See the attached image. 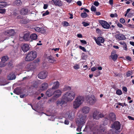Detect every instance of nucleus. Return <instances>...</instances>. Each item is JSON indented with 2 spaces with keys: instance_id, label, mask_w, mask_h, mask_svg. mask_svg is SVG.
<instances>
[{
  "instance_id": "1",
  "label": "nucleus",
  "mask_w": 134,
  "mask_h": 134,
  "mask_svg": "<svg viewBox=\"0 0 134 134\" xmlns=\"http://www.w3.org/2000/svg\"><path fill=\"white\" fill-rule=\"evenodd\" d=\"M75 95V93L74 92H67L63 96L62 98L66 101H71L74 98Z\"/></svg>"
},
{
  "instance_id": "2",
  "label": "nucleus",
  "mask_w": 134,
  "mask_h": 134,
  "mask_svg": "<svg viewBox=\"0 0 134 134\" xmlns=\"http://www.w3.org/2000/svg\"><path fill=\"white\" fill-rule=\"evenodd\" d=\"M37 52L34 51L29 52L26 55L25 60L27 62L31 61L35 59L37 57Z\"/></svg>"
},
{
  "instance_id": "3",
  "label": "nucleus",
  "mask_w": 134,
  "mask_h": 134,
  "mask_svg": "<svg viewBox=\"0 0 134 134\" xmlns=\"http://www.w3.org/2000/svg\"><path fill=\"white\" fill-rule=\"evenodd\" d=\"M84 100V98L82 96H78L74 102L73 104V107L75 109L78 108L82 104Z\"/></svg>"
},
{
  "instance_id": "4",
  "label": "nucleus",
  "mask_w": 134,
  "mask_h": 134,
  "mask_svg": "<svg viewBox=\"0 0 134 134\" xmlns=\"http://www.w3.org/2000/svg\"><path fill=\"white\" fill-rule=\"evenodd\" d=\"M115 37L118 41L124 40L126 39L125 35L123 34L120 33L119 31L116 32L115 35Z\"/></svg>"
},
{
  "instance_id": "5",
  "label": "nucleus",
  "mask_w": 134,
  "mask_h": 134,
  "mask_svg": "<svg viewBox=\"0 0 134 134\" xmlns=\"http://www.w3.org/2000/svg\"><path fill=\"white\" fill-rule=\"evenodd\" d=\"M86 100L87 103L91 105L94 104L96 101V98L94 96L87 97Z\"/></svg>"
},
{
  "instance_id": "6",
  "label": "nucleus",
  "mask_w": 134,
  "mask_h": 134,
  "mask_svg": "<svg viewBox=\"0 0 134 134\" xmlns=\"http://www.w3.org/2000/svg\"><path fill=\"white\" fill-rule=\"evenodd\" d=\"M93 117L94 119L96 120H98L100 118H102L103 117L102 114H99L97 111L94 112L93 114Z\"/></svg>"
},
{
  "instance_id": "7",
  "label": "nucleus",
  "mask_w": 134,
  "mask_h": 134,
  "mask_svg": "<svg viewBox=\"0 0 134 134\" xmlns=\"http://www.w3.org/2000/svg\"><path fill=\"white\" fill-rule=\"evenodd\" d=\"M48 75V72L46 71H44L40 72L38 75V77L41 79H45Z\"/></svg>"
},
{
  "instance_id": "8",
  "label": "nucleus",
  "mask_w": 134,
  "mask_h": 134,
  "mask_svg": "<svg viewBox=\"0 0 134 134\" xmlns=\"http://www.w3.org/2000/svg\"><path fill=\"white\" fill-rule=\"evenodd\" d=\"M76 122L78 127H80L85 123V120L83 118H78L77 119Z\"/></svg>"
},
{
  "instance_id": "9",
  "label": "nucleus",
  "mask_w": 134,
  "mask_h": 134,
  "mask_svg": "<svg viewBox=\"0 0 134 134\" xmlns=\"http://www.w3.org/2000/svg\"><path fill=\"white\" fill-rule=\"evenodd\" d=\"M99 22L104 28L108 29L109 28L110 25L106 21L103 20H99Z\"/></svg>"
},
{
  "instance_id": "10",
  "label": "nucleus",
  "mask_w": 134,
  "mask_h": 134,
  "mask_svg": "<svg viewBox=\"0 0 134 134\" xmlns=\"http://www.w3.org/2000/svg\"><path fill=\"white\" fill-rule=\"evenodd\" d=\"M112 127L116 130L120 129L121 127V124L118 121H115L112 125Z\"/></svg>"
},
{
  "instance_id": "11",
  "label": "nucleus",
  "mask_w": 134,
  "mask_h": 134,
  "mask_svg": "<svg viewBox=\"0 0 134 134\" xmlns=\"http://www.w3.org/2000/svg\"><path fill=\"white\" fill-rule=\"evenodd\" d=\"M96 43L99 46H102L101 43H103L104 41V39L101 37H98L97 40H96Z\"/></svg>"
},
{
  "instance_id": "12",
  "label": "nucleus",
  "mask_w": 134,
  "mask_h": 134,
  "mask_svg": "<svg viewBox=\"0 0 134 134\" xmlns=\"http://www.w3.org/2000/svg\"><path fill=\"white\" fill-rule=\"evenodd\" d=\"M51 2L52 3H54V4L56 6L60 7L62 5V2L60 0H52Z\"/></svg>"
},
{
  "instance_id": "13",
  "label": "nucleus",
  "mask_w": 134,
  "mask_h": 134,
  "mask_svg": "<svg viewBox=\"0 0 134 134\" xmlns=\"http://www.w3.org/2000/svg\"><path fill=\"white\" fill-rule=\"evenodd\" d=\"M62 93V91L59 90L54 91L53 97L55 98L59 97L61 95Z\"/></svg>"
},
{
  "instance_id": "14",
  "label": "nucleus",
  "mask_w": 134,
  "mask_h": 134,
  "mask_svg": "<svg viewBox=\"0 0 134 134\" xmlns=\"http://www.w3.org/2000/svg\"><path fill=\"white\" fill-rule=\"evenodd\" d=\"M54 90L52 88L48 89L46 92V96L48 97H50L54 95Z\"/></svg>"
},
{
  "instance_id": "15",
  "label": "nucleus",
  "mask_w": 134,
  "mask_h": 134,
  "mask_svg": "<svg viewBox=\"0 0 134 134\" xmlns=\"http://www.w3.org/2000/svg\"><path fill=\"white\" fill-rule=\"evenodd\" d=\"M21 48L23 52H25L29 50L30 47L28 44H24L22 46Z\"/></svg>"
},
{
  "instance_id": "16",
  "label": "nucleus",
  "mask_w": 134,
  "mask_h": 134,
  "mask_svg": "<svg viewBox=\"0 0 134 134\" xmlns=\"http://www.w3.org/2000/svg\"><path fill=\"white\" fill-rule=\"evenodd\" d=\"M105 122L102 124H101L100 125L99 127V130L100 132H105L107 129V127L105 126Z\"/></svg>"
},
{
  "instance_id": "17",
  "label": "nucleus",
  "mask_w": 134,
  "mask_h": 134,
  "mask_svg": "<svg viewBox=\"0 0 134 134\" xmlns=\"http://www.w3.org/2000/svg\"><path fill=\"white\" fill-rule=\"evenodd\" d=\"M116 119L115 115L113 113H110L108 117V119L110 121H113Z\"/></svg>"
},
{
  "instance_id": "18",
  "label": "nucleus",
  "mask_w": 134,
  "mask_h": 134,
  "mask_svg": "<svg viewBox=\"0 0 134 134\" xmlns=\"http://www.w3.org/2000/svg\"><path fill=\"white\" fill-rule=\"evenodd\" d=\"M118 56L116 53L115 51H113L111 53L110 57L114 61L116 60L118 58Z\"/></svg>"
},
{
  "instance_id": "19",
  "label": "nucleus",
  "mask_w": 134,
  "mask_h": 134,
  "mask_svg": "<svg viewBox=\"0 0 134 134\" xmlns=\"http://www.w3.org/2000/svg\"><path fill=\"white\" fill-rule=\"evenodd\" d=\"M28 10L27 8H22L20 12V14L22 15H26L27 14Z\"/></svg>"
},
{
  "instance_id": "20",
  "label": "nucleus",
  "mask_w": 134,
  "mask_h": 134,
  "mask_svg": "<svg viewBox=\"0 0 134 134\" xmlns=\"http://www.w3.org/2000/svg\"><path fill=\"white\" fill-rule=\"evenodd\" d=\"M5 33L7 35L10 36L13 35L15 34V32L13 29H11L7 30Z\"/></svg>"
},
{
  "instance_id": "21",
  "label": "nucleus",
  "mask_w": 134,
  "mask_h": 134,
  "mask_svg": "<svg viewBox=\"0 0 134 134\" xmlns=\"http://www.w3.org/2000/svg\"><path fill=\"white\" fill-rule=\"evenodd\" d=\"M48 61L50 63H54L56 61L55 58L52 55H50L47 57Z\"/></svg>"
},
{
  "instance_id": "22",
  "label": "nucleus",
  "mask_w": 134,
  "mask_h": 134,
  "mask_svg": "<svg viewBox=\"0 0 134 134\" xmlns=\"http://www.w3.org/2000/svg\"><path fill=\"white\" fill-rule=\"evenodd\" d=\"M90 110V108L88 107L85 106L83 107L82 110L83 113L87 114L88 113Z\"/></svg>"
},
{
  "instance_id": "23",
  "label": "nucleus",
  "mask_w": 134,
  "mask_h": 134,
  "mask_svg": "<svg viewBox=\"0 0 134 134\" xmlns=\"http://www.w3.org/2000/svg\"><path fill=\"white\" fill-rule=\"evenodd\" d=\"M36 65H35L34 63H31L27 65V67L29 70H32L36 68Z\"/></svg>"
},
{
  "instance_id": "24",
  "label": "nucleus",
  "mask_w": 134,
  "mask_h": 134,
  "mask_svg": "<svg viewBox=\"0 0 134 134\" xmlns=\"http://www.w3.org/2000/svg\"><path fill=\"white\" fill-rule=\"evenodd\" d=\"M53 85L52 88L54 90L59 88V82L57 81L54 82H53Z\"/></svg>"
},
{
  "instance_id": "25",
  "label": "nucleus",
  "mask_w": 134,
  "mask_h": 134,
  "mask_svg": "<svg viewBox=\"0 0 134 134\" xmlns=\"http://www.w3.org/2000/svg\"><path fill=\"white\" fill-rule=\"evenodd\" d=\"M23 38L25 41H29L30 39L29 34L28 33L25 34L23 37Z\"/></svg>"
},
{
  "instance_id": "26",
  "label": "nucleus",
  "mask_w": 134,
  "mask_h": 134,
  "mask_svg": "<svg viewBox=\"0 0 134 134\" xmlns=\"http://www.w3.org/2000/svg\"><path fill=\"white\" fill-rule=\"evenodd\" d=\"M16 76L13 73H11L8 75V78L9 80H11L15 79Z\"/></svg>"
},
{
  "instance_id": "27",
  "label": "nucleus",
  "mask_w": 134,
  "mask_h": 134,
  "mask_svg": "<svg viewBox=\"0 0 134 134\" xmlns=\"http://www.w3.org/2000/svg\"><path fill=\"white\" fill-rule=\"evenodd\" d=\"M48 84L46 83H43L41 86V89L42 90H44L46 89L48 87Z\"/></svg>"
},
{
  "instance_id": "28",
  "label": "nucleus",
  "mask_w": 134,
  "mask_h": 134,
  "mask_svg": "<svg viewBox=\"0 0 134 134\" xmlns=\"http://www.w3.org/2000/svg\"><path fill=\"white\" fill-rule=\"evenodd\" d=\"M37 36L35 34H31L30 36V38L31 39V41L32 40H35L37 39Z\"/></svg>"
},
{
  "instance_id": "29",
  "label": "nucleus",
  "mask_w": 134,
  "mask_h": 134,
  "mask_svg": "<svg viewBox=\"0 0 134 134\" xmlns=\"http://www.w3.org/2000/svg\"><path fill=\"white\" fill-rule=\"evenodd\" d=\"M66 102V100L62 98V99L60 100H58L57 102V104L58 106L59 105L60 106H62V105L64 104L65 102Z\"/></svg>"
},
{
  "instance_id": "30",
  "label": "nucleus",
  "mask_w": 134,
  "mask_h": 134,
  "mask_svg": "<svg viewBox=\"0 0 134 134\" xmlns=\"http://www.w3.org/2000/svg\"><path fill=\"white\" fill-rule=\"evenodd\" d=\"M7 4V3L6 2H0V8L5 7Z\"/></svg>"
},
{
  "instance_id": "31",
  "label": "nucleus",
  "mask_w": 134,
  "mask_h": 134,
  "mask_svg": "<svg viewBox=\"0 0 134 134\" xmlns=\"http://www.w3.org/2000/svg\"><path fill=\"white\" fill-rule=\"evenodd\" d=\"M29 20L27 19H22L20 21V23L23 24H26L29 23Z\"/></svg>"
},
{
  "instance_id": "32",
  "label": "nucleus",
  "mask_w": 134,
  "mask_h": 134,
  "mask_svg": "<svg viewBox=\"0 0 134 134\" xmlns=\"http://www.w3.org/2000/svg\"><path fill=\"white\" fill-rule=\"evenodd\" d=\"M14 4L17 6H19L21 5L22 2L21 0H16L14 2Z\"/></svg>"
},
{
  "instance_id": "33",
  "label": "nucleus",
  "mask_w": 134,
  "mask_h": 134,
  "mask_svg": "<svg viewBox=\"0 0 134 134\" xmlns=\"http://www.w3.org/2000/svg\"><path fill=\"white\" fill-rule=\"evenodd\" d=\"M13 92L17 95H19L20 93V92L18 87L16 88L14 90Z\"/></svg>"
},
{
  "instance_id": "34",
  "label": "nucleus",
  "mask_w": 134,
  "mask_h": 134,
  "mask_svg": "<svg viewBox=\"0 0 134 134\" xmlns=\"http://www.w3.org/2000/svg\"><path fill=\"white\" fill-rule=\"evenodd\" d=\"M117 104L118 105L122 106V107H123L124 106H126L127 105V104H126L125 103H120V102H118L117 103H115V105Z\"/></svg>"
},
{
  "instance_id": "35",
  "label": "nucleus",
  "mask_w": 134,
  "mask_h": 134,
  "mask_svg": "<svg viewBox=\"0 0 134 134\" xmlns=\"http://www.w3.org/2000/svg\"><path fill=\"white\" fill-rule=\"evenodd\" d=\"M71 87L68 86H65L63 88V90L64 91H70L71 90Z\"/></svg>"
},
{
  "instance_id": "36",
  "label": "nucleus",
  "mask_w": 134,
  "mask_h": 134,
  "mask_svg": "<svg viewBox=\"0 0 134 134\" xmlns=\"http://www.w3.org/2000/svg\"><path fill=\"white\" fill-rule=\"evenodd\" d=\"M6 65L5 62L1 60V61L0 62V67L5 66Z\"/></svg>"
},
{
  "instance_id": "37",
  "label": "nucleus",
  "mask_w": 134,
  "mask_h": 134,
  "mask_svg": "<svg viewBox=\"0 0 134 134\" xmlns=\"http://www.w3.org/2000/svg\"><path fill=\"white\" fill-rule=\"evenodd\" d=\"M81 16L82 18H85L88 15L85 12L82 13L81 14Z\"/></svg>"
},
{
  "instance_id": "38",
  "label": "nucleus",
  "mask_w": 134,
  "mask_h": 134,
  "mask_svg": "<svg viewBox=\"0 0 134 134\" xmlns=\"http://www.w3.org/2000/svg\"><path fill=\"white\" fill-rule=\"evenodd\" d=\"M9 58L8 56H5L3 57L1 59V60L4 61L6 62L8 59Z\"/></svg>"
},
{
  "instance_id": "39",
  "label": "nucleus",
  "mask_w": 134,
  "mask_h": 134,
  "mask_svg": "<svg viewBox=\"0 0 134 134\" xmlns=\"http://www.w3.org/2000/svg\"><path fill=\"white\" fill-rule=\"evenodd\" d=\"M68 118L69 120L71 121L74 118V116H72L71 114L69 113V114L68 115Z\"/></svg>"
},
{
  "instance_id": "40",
  "label": "nucleus",
  "mask_w": 134,
  "mask_h": 134,
  "mask_svg": "<svg viewBox=\"0 0 134 134\" xmlns=\"http://www.w3.org/2000/svg\"><path fill=\"white\" fill-rule=\"evenodd\" d=\"M132 74V71H129L127 72L126 76L127 77L130 76Z\"/></svg>"
},
{
  "instance_id": "41",
  "label": "nucleus",
  "mask_w": 134,
  "mask_h": 134,
  "mask_svg": "<svg viewBox=\"0 0 134 134\" xmlns=\"http://www.w3.org/2000/svg\"><path fill=\"white\" fill-rule=\"evenodd\" d=\"M116 93L118 95H121L122 94V91L120 90H117L116 91Z\"/></svg>"
},
{
  "instance_id": "42",
  "label": "nucleus",
  "mask_w": 134,
  "mask_h": 134,
  "mask_svg": "<svg viewBox=\"0 0 134 134\" xmlns=\"http://www.w3.org/2000/svg\"><path fill=\"white\" fill-rule=\"evenodd\" d=\"M75 69H78L80 68L79 65L78 64H76L73 67Z\"/></svg>"
},
{
  "instance_id": "43",
  "label": "nucleus",
  "mask_w": 134,
  "mask_h": 134,
  "mask_svg": "<svg viewBox=\"0 0 134 134\" xmlns=\"http://www.w3.org/2000/svg\"><path fill=\"white\" fill-rule=\"evenodd\" d=\"M79 48L80 49L82 50L83 52H87V51L84 47L80 46H79Z\"/></svg>"
},
{
  "instance_id": "44",
  "label": "nucleus",
  "mask_w": 134,
  "mask_h": 134,
  "mask_svg": "<svg viewBox=\"0 0 134 134\" xmlns=\"http://www.w3.org/2000/svg\"><path fill=\"white\" fill-rule=\"evenodd\" d=\"M100 74V72L99 71H97L95 73V75H94V76L97 77L99 76Z\"/></svg>"
},
{
  "instance_id": "45",
  "label": "nucleus",
  "mask_w": 134,
  "mask_h": 134,
  "mask_svg": "<svg viewBox=\"0 0 134 134\" xmlns=\"http://www.w3.org/2000/svg\"><path fill=\"white\" fill-rule=\"evenodd\" d=\"M49 13V12L48 10H47L45 13L42 14V16H45L46 15H48Z\"/></svg>"
},
{
  "instance_id": "46",
  "label": "nucleus",
  "mask_w": 134,
  "mask_h": 134,
  "mask_svg": "<svg viewBox=\"0 0 134 134\" xmlns=\"http://www.w3.org/2000/svg\"><path fill=\"white\" fill-rule=\"evenodd\" d=\"M118 16L117 14L115 13L114 14H111L110 15V16L111 18H114L115 17H117Z\"/></svg>"
},
{
  "instance_id": "47",
  "label": "nucleus",
  "mask_w": 134,
  "mask_h": 134,
  "mask_svg": "<svg viewBox=\"0 0 134 134\" xmlns=\"http://www.w3.org/2000/svg\"><path fill=\"white\" fill-rule=\"evenodd\" d=\"M91 9L92 11L95 12L96 11V7L93 5L91 6Z\"/></svg>"
},
{
  "instance_id": "48",
  "label": "nucleus",
  "mask_w": 134,
  "mask_h": 134,
  "mask_svg": "<svg viewBox=\"0 0 134 134\" xmlns=\"http://www.w3.org/2000/svg\"><path fill=\"white\" fill-rule=\"evenodd\" d=\"M122 47L123 49L125 51H127V45L126 43H124V44L122 45Z\"/></svg>"
},
{
  "instance_id": "49",
  "label": "nucleus",
  "mask_w": 134,
  "mask_h": 134,
  "mask_svg": "<svg viewBox=\"0 0 134 134\" xmlns=\"http://www.w3.org/2000/svg\"><path fill=\"white\" fill-rule=\"evenodd\" d=\"M41 28H40L38 27H35L34 29L36 31L39 32L40 31Z\"/></svg>"
},
{
  "instance_id": "50",
  "label": "nucleus",
  "mask_w": 134,
  "mask_h": 134,
  "mask_svg": "<svg viewBox=\"0 0 134 134\" xmlns=\"http://www.w3.org/2000/svg\"><path fill=\"white\" fill-rule=\"evenodd\" d=\"M46 32V30L44 29L43 28L41 27L40 31L39 32H41L42 33H44Z\"/></svg>"
},
{
  "instance_id": "51",
  "label": "nucleus",
  "mask_w": 134,
  "mask_h": 134,
  "mask_svg": "<svg viewBox=\"0 0 134 134\" xmlns=\"http://www.w3.org/2000/svg\"><path fill=\"white\" fill-rule=\"evenodd\" d=\"M82 24L83 26L85 27L89 25V24L86 23L85 21H83L82 22Z\"/></svg>"
},
{
  "instance_id": "52",
  "label": "nucleus",
  "mask_w": 134,
  "mask_h": 134,
  "mask_svg": "<svg viewBox=\"0 0 134 134\" xmlns=\"http://www.w3.org/2000/svg\"><path fill=\"white\" fill-rule=\"evenodd\" d=\"M120 21L121 23L123 24L125 22V20L124 18H121L120 19Z\"/></svg>"
},
{
  "instance_id": "53",
  "label": "nucleus",
  "mask_w": 134,
  "mask_h": 134,
  "mask_svg": "<svg viewBox=\"0 0 134 134\" xmlns=\"http://www.w3.org/2000/svg\"><path fill=\"white\" fill-rule=\"evenodd\" d=\"M69 24L66 21H64L63 23V26H69Z\"/></svg>"
},
{
  "instance_id": "54",
  "label": "nucleus",
  "mask_w": 134,
  "mask_h": 134,
  "mask_svg": "<svg viewBox=\"0 0 134 134\" xmlns=\"http://www.w3.org/2000/svg\"><path fill=\"white\" fill-rule=\"evenodd\" d=\"M5 12V9H0V13L3 14Z\"/></svg>"
},
{
  "instance_id": "55",
  "label": "nucleus",
  "mask_w": 134,
  "mask_h": 134,
  "mask_svg": "<svg viewBox=\"0 0 134 134\" xmlns=\"http://www.w3.org/2000/svg\"><path fill=\"white\" fill-rule=\"evenodd\" d=\"M96 32L98 34H100L101 32V31L98 28L96 29Z\"/></svg>"
},
{
  "instance_id": "56",
  "label": "nucleus",
  "mask_w": 134,
  "mask_h": 134,
  "mask_svg": "<svg viewBox=\"0 0 134 134\" xmlns=\"http://www.w3.org/2000/svg\"><path fill=\"white\" fill-rule=\"evenodd\" d=\"M40 62V60L39 59H36L32 63H34L35 65H36V64L37 63H38Z\"/></svg>"
},
{
  "instance_id": "57",
  "label": "nucleus",
  "mask_w": 134,
  "mask_h": 134,
  "mask_svg": "<svg viewBox=\"0 0 134 134\" xmlns=\"http://www.w3.org/2000/svg\"><path fill=\"white\" fill-rule=\"evenodd\" d=\"M54 99L53 98H51L49 99L48 102V103H51L54 102Z\"/></svg>"
},
{
  "instance_id": "58",
  "label": "nucleus",
  "mask_w": 134,
  "mask_h": 134,
  "mask_svg": "<svg viewBox=\"0 0 134 134\" xmlns=\"http://www.w3.org/2000/svg\"><path fill=\"white\" fill-rule=\"evenodd\" d=\"M94 4L96 6H98L99 5V3L97 1H95L94 3Z\"/></svg>"
},
{
  "instance_id": "59",
  "label": "nucleus",
  "mask_w": 134,
  "mask_h": 134,
  "mask_svg": "<svg viewBox=\"0 0 134 134\" xmlns=\"http://www.w3.org/2000/svg\"><path fill=\"white\" fill-rule=\"evenodd\" d=\"M126 59L130 61H131L132 60L131 58L129 56H126Z\"/></svg>"
},
{
  "instance_id": "60",
  "label": "nucleus",
  "mask_w": 134,
  "mask_h": 134,
  "mask_svg": "<svg viewBox=\"0 0 134 134\" xmlns=\"http://www.w3.org/2000/svg\"><path fill=\"white\" fill-rule=\"evenodd\" d=\"M80 41V42L83 43V44H87V42L85 40H81Z\"/></svg>"
},
{
  "instance_id": "61",
  "label": "nucleus",
  "mask_w": 134,
  "mask_h": 134,
  "mask_svg": "<svg viewBox=\"0 0 134 134\" xmlns=\"http://www.w3.org/2000/svg\"><path fill=\"white\" fill-rule=\"evenodd\" d=\"M127 118L129 120H134V118L131 116H128Z\"/></svg>"
},
{
  "instance_id": "62",
  "label": "nucleus",
  "mask_w": 134,
  "mask_h": 134,
  "mask_svg": "<svg viewBox=\"0 0 134 134\" xmlns=\"http://www.w3.org/2000/svg\"><path fill=\"white\" fill-rule=\"evenodd\" d=\"M96 68L94 66L91 68V70L92 71H96Z\"/></svg>"
},
{
  "instance_id": "63",
  "label": "nucleus",
  "mask_w": 134,
  "mask_h": 134,
  "mask_svg": "<svg viewBox=\"0 0 134 134\" xmlns=\"http://www.w3.org/2000/svg\"><path fill=\"white\" fill-rule=\"evenodd\" d=\"M117 26L118 27L120 28H122L123 27V25L119 23H118L117 24Z\"/></svg>"
},
{
  "instance_id": "64",
  "label": "nucleus",
  "mask_w": 134,
  "mask_h": 134,
  "mask_svg": "<svg viewBox=\"0 0 134 134\" xmlns=\"http://www.w3.org/2000/svg\"><path fill=\"white\" fill-rule=\"evenodd\" d=\"M5 84H4V83L1 80V79H0V85H4Z\"/></svg>"
}]
</instances>
